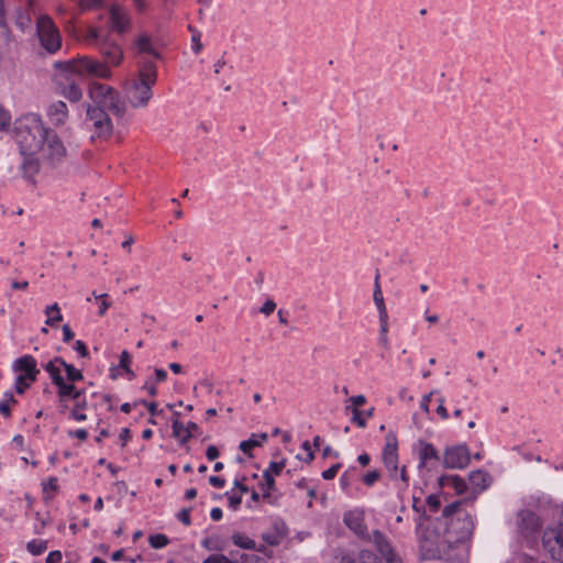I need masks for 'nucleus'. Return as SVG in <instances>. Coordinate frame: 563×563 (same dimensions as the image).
<instances>
[{
	"label": "nucleus",
	"mask_w": 563,
	"mask_h": 563,
	"mask_svg": "<svg viewBox=\"0 0 563 563\" xmlns=\"http://www.w3.org/2000/svg\"><path fill=\"white\" fill-rule=\"evenodd\" d=\"M232 542L241 548V549H247V550H255L256 549V542L251 539L250 537L235 532L232 534Z\"/></svg>",
	"instance_id": "32"
},
{
	"label": "nucleus",
	"mask_w": 563,
	"mask_h": 563,
	"mask_svg": "<svg viewBox=\"0 0 563 563\" xmlns=\"http://www.w3.org/2000/svg\"><path fill=\"white\" fill-rule=\"evenodd\" d=\"M260 488L263 493V497L267 498L271 493L275 489V478L263 474V481L260 483Z\"/></svg>",
	"instance_id": "38"
},
{
	"label": "nucleus",
	"mask_w": 563,
	"mask_h": 563,
	"mask_svg": "<svg viewBox=\"0 0 563 563\" xmlns=\"http://www.w3.org/2000/svg\"><path fill=\"white\" fill-rule=\"evenodd\" d=\"M519 520V529L527 536L539 532L542 527L541 518L531 510L520 511Z\"/></svg>",
	"instance_id": "17"
},
{
	"label": "nucleus",
	"mask_w": 563,
	"mask_h": 563,
	"mask_svg": "<svg viewBox=\"0 0 563 563\" xmlns=\"http://www.w3.org/2000/svg\"><path fill=\"white\" fill-rule=\"evenodd\" d=\"M43 486V499L51 501L54 499L58 490V481L56 477H51L47 482L42 484Z\"/></svg>",
	"instance_id": "31"
},
{
	"label": "nucleus",
	"mask_w": 563,
	"mask_h": 563,
	"mask_svg": "<svg viewBox=\"0 0 563 563\" xmlns=\"http://www.w3.org/2000/svg\"><path fill=\"white\" fill-rule=\"evenodd\" d=\"M45 324L55 327L57 323H59L63 320V314L60 312V308L57 303H53L51 306H47L45 309Z\"/></svg>",
	"instance_id": "30"
},
{
	"label": "nucleus",
	"mask_w": 563,
	"mask_h": 563,
	"mask_svg": "<svg viewBox=\"0 0 563 563\" xmlns=\"http://www.w3.org/2000/svg\"><path fill=\"white\" fill-rule=\"evenodd\" d=\"M336 563H379L377 556L368 550L360 552L358 556L355 558L353 554L341 551L336 555Z\"/></svg>",
	"instance_id": "22"
},
{
	"label": "nucleus",
	"mask_w": 563,
	"mask_h": 563,
	"mask_svg": "<svg viewBox=\"0 0 563 563\" xmlns=\"http://www.w3.org/2000/svg\"><path fill=\"white\" fill-rule=\"evenodd\" d=\"M441 488L452 487L457 494H462L466 488V483L457 475H442L438 478Z\"/></svg>",
	"instance_id": "28"
},
{
	"label": "nucleus",
	"mask_w": 563,
	"mask_h": 563,
	"mask_svg": "<svg viewBox=\"0 0 563 563\" xmlns=\"http://www.w3.org/2000/svg\"><path fill=\"white\" fill-rule=\"evenodd\" d=\"M79 3L84 9L97 8L102 4V0H79Z\"/></svg>",
	"instance_id": "64"
},
{
	"label": "nucleus",
	"mask_w": 563,
	"mask_h": 563,
	"mask_svg": "<svg viewBox=\"0 0 563 563\" xmlns=\"http://www.w3.org/2000/svg\"><path fill=\"white\" fill-rule=\"evenodd\" d=\"M35 128V115L32 113L22 115L14 121L13 125V137L19 145L20 153L24 156L23 168L24 178L34 183L35 176L29 173V169L33 168L35 134L33 132Z\"/></svg>",
	"instance_id": "3"
},
{
	"label": "nucleus",
	"mask_w": 563,
	"mask_h": 563,
	"mask_svg": "<svg viewBox=\"0 0 563 563\" xmlns=\"http://www.w3.org/2000/svg\"><path fill=\"white\" fill-rule=\"evenodd\" d=\"M380 478V473L376 470L369 471L363 475L362 482L367 486L372 487Z\"/></svg>",
	"instance_id": "42"
},
{
	"label": "nucleus",
	"mask_w": 563,
	"mask_h": 563,
	"mask_svg": "<svg viewBox=\"0 0 563 563\" xmlns=\"http://www.w3.org/2000/svg\"><path fill=\"white\" fill-rule=\"evenodd\" d=\"M46 114L52 124L62 125L67 121L68 109L64 101H56L48 106Z\"/></svg>",
	"instance_id": "21"
},
{
	"label": "nucleus",
	"mask_w": 563,
	"mask_h": 563,
	"mask_svg": "<svg viewBox=\"0 0 563 563\" xmlns=\"http://www.w3.org/2000/svg\"><path fill=\"white\" fill-rule=\"evenodd\" d=\"M203 563H234L223 554H211L203 560Z\"/></svg>",
	"instance_id": "48"
},
{
	"label": "nucleus",
	"mask_w": 563,
	"mask_h": 563,
	"mask_svg": "<svg viewBox=\"0 0 563 563\" xmlns=\"http://www.w3.org/2000/svg\"><path fill=\"white\" fill-rule=\"evenodd\" d=\"M220 455L219 450L214 445H209L206 451V456L209 461L218 459Z\"/></svg>",
	"instance_id": "61"
},
{
	"label": "nucleus",
	"mask_w": 563,
	"mask_h": 563,
	"mask_svg": "<svg viewBox=\"0 0 563 563\" xmlns=\"http://www.w3.org/2000/svg\"><path fill=\"white\" fill-rule=\"evenodd\" d=\"M243 481H245V476L239 478V477H235L234 482H233V488L235 489H239L241 495L243 494H246L249 492V488L247 486H245L243 484Z\"/></svg>",
	"instance_id": "58"
},
{
	"label": "nucleus",
	"mask_w": 563,
	"mask_h": 563,
	"mask_svg": "<svg viewBox=\"0 0 563 563\" xmlns=\"http://www.w3.org/2000/svg\"><path fill=\"white\" fill-rule=\"evenodd\" d=\"M148 542L153 549H163L169 543V540L166 534L156 533V534L150 536Z\"/></svg>",
	"instance_id": "39"
},
{
	"label": "nucleus",
	"mask_w": 563,
	"mask_h": 563,
	"mask_svg": "<svg viewBox=\"0 0 563 563\" xmlns=\"http://www.w3.org/2000/svg\"><path fill=\"white\" fill-rule=\"evenodd\" d=\"M88 96L93 102V108L106 109L117 117H122L125 112V104L121 100L119 91L109 85L98 81L90 82Z\"/></svg>",
	"instance_id": "5"
},
{
	"label": "nucleus",
	"mask_w": 563,
	"mask_h": 563,
	"mask_svg": "<svg viewBox=\"0 0 563 563\" xmlns=\"http://www.w3.org/2000/svg\"><path fill=\"white\" fill-rule=\"evenodd\" d=\"M426 501L431 511H437L441 504L439 495L435 494L428 496Z\"/></svg>",
	"instance_id": "51"
},
{
	"label": "nucleus",
	"mask_w": 563,
	"mask_h": 563,
	"mask_svg": "<svg viewBox=\"0 0 563 563\" xmlns=\"http://www.w3.org/2000/svg\"><path fill=\"white\" fill-rule=\"evenodd\" d=\"M37 153L40 154L37 162L42 161L44 164L55 165L65 157L66 148L54 131L44 129L43 142L37 148Z\"/></svg>",
	"instance_id": "9"
},
{
	"label": "nucleus",
	"mask_w": 563,
	"mask_h": 563,
	"mask_svg": "<svg viewBox=\"0 0 563 563\" xmlns=\"http://www.w3.org/2000/svg\"><path fill=\"white\" fill-rule=\"evenodd\" d=\"M340 467H341V464H339V463L332 465L331 467H329L328 470L322 472V474H321L322 478L325 481L333 479L336 476Z\"/></svg>",
	"instance_id": "49"
},
{
	"label": "nucleus",
	"mask_w": 563,
	"mask_h": 563,
	"mask_svg": "<svg viewBox=\"0 0 563 563\" xmlns=\"http://www.w3.org/2000/svg\"><path fill=\"white\" fill-rule=\"evenodd\" d=\"M443 463L449 468H464L470 463V452L466 445H456L445 450Z\"/></svg>",
	"instance_id": "13"
},
{
	"label": "nucleus",
	"mask_w": 563,
	"mask_h": 563,
	"mask_svg": "<svg viewBox=\"0 0 563 563\" xmlns=\"http://www.w3.org/2000/svg\"><path fill=\"white\" fill-rule=\"evenodd\" d=\"M96 299L99 300V314L104 316L111 302L109 301V296L107 294H100L96 296Z\"/></svg>",
	"instance_id": "44"
},
{
	"label": "nucleus",
	"mask_w": 563,
	"mask_h": 563,
	"mask_svg": "<svg viewBox=\"0 0 563 563\" xmlns=\"http://www.w3.org/2000/svg\"><path fill=\"white\" fill-rule=\"evenodd\" d=\"M37 42L48 55H54L62 48V34L46 14H37Z\"/></svg>",
	"instance_id": "7"
},
{
	"label": "nucleus",
	"mask_w": 563,
	"mask_h": 563,
	"mask_svg": "<svg viewBox=\"0 0 563 563\" xmlns=\"http://www.w3.org/2000/svg\"><path fill=\"white\" fill-rule=\"evenodd\" d=\"M351 477L349 471H345L340 477V486L341 489L349 496H352V492L350 489Z\"/></svg>",
	"instance_id": "46"
},
{
	"label": "nucleus",
	"mask_w": 563,
	"mask_h": 563,
	"mask_svg": "<svg viewBox=\"0 0 563 563\" xmlns=\"http://www.w3.org/2000/svg\"><path fill=\"white\" fill-rule=\"evenodd\" d=\"M200 37H201V34L199 32H194L192 33V36H191V48L194 51L195 54H198L200 53V51L202 49V44L200 42Z\"/></svg>",
	"instance_id": "54"
},
{
	"label": "nucleus",
	"mask_w": 563,
	"mask_h": 563,
	"mask_svg": "<svg viewBox=\"0 0 563 563\" xmlns=\"http://www.w3.org/2000/svg\"><path fill=\"white\" fill-rule=\"evenodd\" d=\"M542 543L554 562L563 563V507L558 512L556 523L543 531Z\"/></svg>",
	"instance_id": "8"
},
{
	"label": "nucleus",
	"mask_w": 563,
	"mask_h": 563,
	"mask_svg": "<svg viewBox=\"0 0 563 563\" xmlns=\"http://www.w3.org/2000/svg\"><path fill=\"white\" fill-rule=\"evenodd\" d=\"M379 319V343L383 347L388 349L389 339H388V317H382Z\"/></svg>",
	"instance_id": "37"
},
{
	"label": "nucleus",
	"mask_w": 563,
	"mask_h": 563,
	"mask_svg": "<svg viewBox=\"0 0 563 563\" xmlns=\"http://www.w3.org/2000/svg\"><path fill=\"white\" fill-rule=\"evenodd\" d=\"M350 402L353 405V408L358 409V407L366 402V398L363 395L352 396L350 398Z\"/></svg>",
	"instance_id": "62"
},
{
	"label": "nucleus",
	"mask_w": 563,
	"mask_h": 563,
	"mask_svg": "<svg viewBox=\"0 0 563 563\" xmlns=\"http://www.w3.org/2000/svg\"><path fill=\"white\" fill-rule=\"evenodd\" d=\"M372 541L386 563H402L401 559L394 551L390 542L379 531H374Z\"/></svg>",
	"instance_id": "15"
},
{
	"label": "nucleus",
	"mask_w": 563,
	"mask_h": 563,
	"mask_svg": "<svg viewBox=\"0 0 563 563\" xmlns=\"http://www.w3.org/2000/svg\"><path fill=\"white\" fill-rule=\"evenodd\" d=\"M12 371L16 374L15 390L23 394L35 382V358L32 355H24L15 360Z\"/></svg>",
	"instance_id": "10"
},
{
	"label": "nucleus",
	"mask_w": 563,
	"mask_h": 563,
	"mask_svg": "<svg viewBox=\"0 0 563 563\" xmlns=\"http://www.w3.org/2000/svg\"><path fill=\"white\" fill-rule=\"evenodd\" d=\"M286 466V461L282 459L280 461H272L269 462L268 466L264 470L263 474L268 476H272L275 478V476L280 475L283 470Z\"/></svg>",
	"instance_id": "36"
},
{
	"label": "nucleus",
	"mask_w": 563,
	"mask_h": 563,
	"mask_svg": "<svg viewBox=\"0 0 563 563\" xmlns=\"http://www.w3.org/2000/svg\"><path fill=\"white\" fill-rule=\"evenodd\" d=\"M343 521L357 536H364L366 527L364 523V514L360 509H353L344 514Z\"/></svg>",
	"instance_id": "19"
},
{
	"label": "nucleus",
	"mask_w": 563,
	"mask_h": 563,
	"mask_svg": "<svg viewBox=\"0 0 563 563\" xmlns=\"http://www.w3.org/2000/svg\"><path fill=\"white\" fill-rule=\"evenodd\" d=\"M276 309V302L273 299H267L264 305L260 308V312L265 316H269Z\"/></svg>",
	"instance_id": "52"
},
{
	"label": "nucleus",
	"mask_w": 563,
	"mask_h": 563,
	"mask_svg": "<svg viewBox=\"0 0 563 563\" xmlns=\"http://www.w3.org/2000/svg\"><path fill=\"white\" fill-rule=\"evenodd\" d=\"M418 454H419V461H420L419 466L420 467L427 465L431 461L439 460L438 451L435 450L433 444H431L429 442L421 441L419 443Z\"/></svg>",
	"instance_id": "26"
},
{
	"label": "nucleus",
	"mask_w": 563,
	"mask_h": 563,
	"mask_svg": "<svg viewBox=\"0 0 563 563\" xmlns=\"http://www.w3.org/2000/svg\"><path fill=\"white\" fill-rule=\"evenodd\" d=\"M54 66L63 71L79 76H90L100 79H110L112 77V70L107 64L88 56H80L65 62H55Z\"/></svg>",
	"instance_id": "4"
},
{
	"label": "nucleus",
	"mask_w": 563,
	"mask_h": 563,
	"mask_svg": "<svg viewBox=\"0 0 563 563\" xmlns=\"http://www.w3.org/2000/svg\"><path fill=\"white\" fill-rule=\"evenodd\" d=\"M382 460L388 473L397 472L399 462L398 441L396 435L393 433L386 435L385 445L382 452Z\"/></svg>",
	"instance_id": "14"
},
{
	"label": "nucleus",
	"mask_w": 563,
	"mask_h": 563,
	"mask_svg": "<svg viewBox=\"0 0 563 563\" xmlns=\"http://www.w3.org/2000/svg\"><path fill=\"white\" fill-rule=\"evenodd\" d=\"M107 111L102 108H93L91 104L87 106V119L91 122L93 135L97 137H108L112 133L113 124Z\"/></svg>",
	"instance_id": "11"
},
{
	"label": "nucleus",
	"mask_w": 563,
	"mask_h": 563,
	"mask_svg": "<svg viewBox=\"0 0 563 563\" xmlns=\"http://www.w3.org/2000/svg\"><path fill=\"white\" fill-rule=\"evenodd\" d=\"M267 440V433H252L247 440L240 443L239 448L244 454L252 456V450L262 446Z\"/></svg>",
	"instance_id": "25"
},
{
	"label": "nucleus",
	"mask_w": 563,
	"mask_h": 563,
	"mask_svg": "<svg viewBox=\"0 0 563 563\" xmlns=\"http://www.w3.org/2000/svg\"><path fill=\"white\" fill-rule=\"evenodd\" d=\"M374 303L378 311V318L388 317L387 308L384 301L383 291L379 285V275L377 274L375 277V287L373 294Z\"/></svg>",
	"instance_id": "29"
},
{
	"label": "nucleus",
	"mask_w": 563,
	"mask_h": 563,
	"mask_svg": "<svg viewBox=\"0 0 563 563\" xmlns=\"http://www.w3.org/2000/svg\"><path fill=\"white\" fill-rule=\"evenodd\" d=\"M177 519L184 523L185 526H189L191 523V518H190V510L189 509H181L178 514H177Z\"/></svg>",
	"instance_id": "56"
},
{
	"label": "nucleus",
	"mask_w": 563,
	"mask_h": 563,
	"mask_svg": "<svg viewBox=\"0 0 563 563\" xmlns=\"http://www.w3.org/2000/svg\"><path fill=\"white\" fill-rule=\"evenodd\" d=\"M11 123V114L10 112L0 106V131H4L9 128Z\"/></svg>",
	"instance_id": "45"
},
{
	"label": "nucleus",
	"mask_w": 563,
	"mask_h": 563,
	"mask_svg": "<svg viewBox=\"0 0 563 563\" xmlns=\"http://www.w3.org/2000/svg\"><path fill=\"white\" fill-rule=\"evenodd\" d=\"M157 81V67L152 59H142L139 64L137 76L126 88L130 106L135 109L146 108L153 97L152 88Z\"/></svg>",
	"instance_id": "2"
},
{
	"label": "nucleus",
	"mask_w": 563,
	"mask_h": 563,
	"mask_svg": "<svg viewBox=\"0 0 563 563\" xmlns=\"http://www.w3.org/2000/svg\"><path fill=\"white\" fill-rule=\"evenodd\" d=\"M15 402L12 394H5L4 398L0 401V413L3 417H8L10 415V406Z\"/></svg>",
	"instance_id": "40"
},
{
	"label": "nucleus",
	"mask_w": 563,
	"mask_h": 563,
	"mask_svg": "<svg viewBox=\"0 0 563 563\" xmlns=\"http://www.w3.org/2000/svg\"><path fill=\"white\" fill-rule=\"evenodd\" d=\"M492 477L490 475L482 470L473 471L470 474V484L471 486L477 490L483 492L490 486Z\"/></svg>",
	"instance_id": "24"
},
{
	"label": "nucleus",
	"mask_w": 563,
	"mask_h": 563,
	"mask_svg": "<svg viewBox=\"0 0 563 563\" xmlns=\"http://www.w3.org/2000/svg\"><path fill=\"white\" fill-rule=\"evenodd\" d=\"M209 483L216 488H222L225 485V479L223 477L213 475L209 477Z\"/></svg>",
	"instance_id": "60"
},
{
	"label": "nucleus",
	"mask_w": 563,
	"mask_h": 563,
	"mask_svg": "<svg viewBox=\"0 0 563 563\" xmlns=\"http://www.w3.org/2000/svg\"><path fill=\"white\" fill-rule=\"evenodd\" d=\"M507 563H534V560L525 553H514Z\"/></svg>",
	"instance_id": "47"
},
{
	"label": "nucleus",
	"mask_w": 563,
	"mask_h": 563,
	"mask_svg": "<svg viewBox=\"0 0 563 563\" xmlns=\"http://www.w3.org/2000/svg\"><path fill=\"white\" fill-rule=\"evenodd\" d=\"M243 563H267L264 558H261L256 554H244L242 555Z\"/></svg>",
	"instance_id": "55"
},
{
	"label": "nucleus",
	"mask_w": 563,
	"mask_h": 563,
	"mask_svg": "<svg viewBox=\"0 0 563 563\" xmlns=\"http://www.w3.org/2000/svg\"><path fill=\"white\" fill-rule=\"evenodd\" d=\"M53 384L57 387V396L63 407H73L70 417L76 421L87 419L84 409L87 406L86 390L77 388L76 382L82 380V373L74 365L67 364L62 358L56 357L49 361L45 366Z\"/></svg>",
	"instance_id": "1"
},
{
	"label": "nucleus",
	"mask_w": 563,
	"mask_h": 563,
	"mask_svg": "<svg viewBox=\"0 0 563 563\" xmlns=\"http://www.w3.org/2000/svg\"><path fill=\"white\" fill-rule=\"evenodd\" d=\"M109 23L110 29L118 34L129 32L132 26L130 13L120 4H112L110 7Z\"/></svg>",
	"instance_id": "12"
},
{
	"label": "nucleus",
	"mask_w": 563,
	"mask_h": 563,
	"mask_svg": "<svg viewBox=\"0 0 563 563\" xmlns=\"http://www.w3.org/2000/svg\"><path fill=\"white\" fill-rule=\"evenodd\" d=\"M461 501H454L443 509V517L450 519L446 522L449 529L456 532V541H464L468 539L475 529L473 516L460 509Z\"/></svg>",
	"instance_id": "6"
},
{
	"label": "nucleus",
	"mask_w": 563,
	"mask_h": 563,
	"mask_svg": "<svg viewBox=\"0 0 563 563\" xmlns=\"http://www.w3.org/2000/svg\"><path fill=\"white\" fill-rule=\"evenodd\" d=\"M134 48L139 54H147L154 59L161 58L157 41L147 32H142L135 37Z\"/></svg>",
	"instance_id": "16"
},
{
	"label": "nucleus",
	"mask_w": 563,
	"mask_h": 563,
	"mask_svg": "<svg viewBox=\"0 0 563 563\" xmlns=\"http://www.w3.org/2000/svg\"><path fill=\"white\" fill-rule=\"evenodd\" d=\"M62 559H63V555H62V553L59 551H52L47 555L46 562L47 563H60Z\"/></svg>",
	"instance_id": "63"
},
{
	"label": "nucleus",
	"mask_w": 563,
	"mask_h": 563,
	"mask_svg": "<svg viewBox=\"0 0 563 563\" xmlns=\"http://www.w3.org/2000/svg\"><path fill=\"white\" fill-rule=\"evenodd\" d=\"M301 449L305 452H308V457H303L301 454H298L297 459H299L300 461H303L305 463H311L313 461V459H314V452L312 450V445L310 444V442L309 441H305L301 444Z\"/></svg>",
	"instance_id": "43"
},
{
	"label": "nucleus",
	"mask_w": 563,
	"mask_h": 563,
	"mask_svg": "<svg viewBox=\"0 0 563 563\" xmlns=\"http://www.w3.org/2000/svg\"><path fill=\"white\" fill-rule=\"evenodd\" d=\"M142 389L145 390L150 396L155 397L158 393L156 383L152 379H146Z\"/></svg>",
	"instance_id": "50"
},
{
	"label": "nucleus",
	"mask_w": 563,
	"mask_h": 563,
	"mask_svg": "<svg viewBox=\"0 0 563 563\" xmlns=\"http://www.w3.org/2000/svg\"><path fill=\"white\" fill-rule=\"evenodd\" d=\"M31 19L29 15L19 14L16 18V25L24 31L26 27L30 26Z\"/></svg>",
	"instance_id": "57"
},
{
	"label": "nucleus",
	"mask_w": 563,
	"mask_h": 563,
	"mask_svg": "<svg viewBox=\"0 0 563 563\" xmlns=\"http://www.w3.org/2000/svg\"><path fill=\"white\" fill-rule=\"evenodd\" d=\"M225 497L228 498L229 500V507L232 508L233 510H236L241 503H242V495L241 494H235L234 493V488H232L230 492H227L225 493Z\"/></svg>",
	"instance_id": "41"
},
{
	"label": "nucleus",
	"mask_w": 563,
	"mask_h": 563,
	"mask_svg": "<svg viewBox=\"0 0 563 563\" xmlns=\"http://www.w3.org/2000/svg\"><path fill=\"white\" fill-rule=\"evenodd\" d=\"M388 475L389 478L394 482L398 494L407 490L410 479L405 465L401 467L397 466V472H389Z\"/></svg>",
	"instance_id": "27"
},
{
	"label": "nucleus",
	"mask_w": 563,
	"mask_h": 563,
	"mask_svg": "<svg viewBox=\"0 0 563 563\" xmlns=\"http://www.w3.org/2000/svg\"><path fill=\"white\" fill-rule=\"evenodd\" d=\"M263 540L269 545H278L282 537L276 533L266 532L263 533Z\"/></svg>",
	"instance_id": "53"
},
{
	"label": "nucleus",
	"mask_w": 563,
	"mask_h": 563,
	"mask_svg": "<svg viewBox=\"0 0 563 563\" xmlns=\"http://www.w3.org/2000/svg\"><path fill=\"white\" fill-rule=\"evenodd\" d=\"M172 429L174 437L183 444L198 431L199 427L196 422L189 421L187 424H184L181 421L176 419L172 423Z\"/></svg>",
	"instance_id": "20"
},
{
	"label": "nucleus",
	"mask_w": 563,
	"mask_h": 563,
	"mask_svg": "<svg viewBox=\"0 0 563 563\" xmlns=\"http://www.w3.org/2000/svg\"><path fill=\"white\" fill-rule=\"evenodd\" d=\"M420 549L427 559H434L440 556L442 552V541L437 538L432 540L430 537L420 539Z\"/></svg>",
	"instance_id": "23"
},
{
	"label": "nucleus",
	"mask_w": 563,
	"mask_h": 563,
	"mask_svg": "<svg viewBox=\"0 0 563 563\" xmlns=\"http://www.w3.org/2000/svg\"><path fill=\"white\" fill-rule=\"evenodd\" d=\"M99 51L104 58L103 63L110 68L119 66L123 59L122 48L115 43L103 42L100 45Z\"/></svg>",
	"instance_id": "18"
},
{
	"label": "nucleus",
	"mask_w": 563,
	"mask_h": 563,
	"mask_svg": "<svg viewBox=\"0 0 563 563\" xmlns=\"http://www.w3.org/2000/svg\"><path fill=\"white\" fill-rule=\"evenodd\" d=\"M374 413V408L368 409L367 411H361L360 409H352V421L356 423L360 428H365L366 418L372 417Z\"/></svg>",
	"instance_id": "35"
},
{
	"label": "nucleus",
	"mask_w": 563,
	"mask_h": 563,
	"mask_svg": "<svg viewBox=\"0 0 563 563\" xmlns=\"http://www.w3.org/2000/svg\"><path fill=\"white\" fill-rule=\"evenodd\" d=\"M132 357L128 351H122L119 360V367L125 372L129 380L135 378V373L131 369Z\"/></svg>",
	"instance_id": "34"
},
{
	"label": "nucleus",
	"mask_w": 563,
	"mask_h": 563,
	"mask_svg": "<svg viewBox=\"0 0 563 563\" xmlns=\"http://www.w3.org/2000/svg\"><path fill=\"white\" fill-rule=\"evenodd\" d=\"M62 95L71 102H77L82 97V91L79 85L70 82L63 88Z\"/></svg>",
	"instance_id": "33"
},
{
	"label": "nucleus",
	"mask_w": 563,
	"mask_h": 563,
	"mask_svg": "<svg viewBox=\"0 0 563 563\" xmlns=\"http://www.w3.org/2000/svg\"><path fill=\"white\" fill-rule=\"evenodd\" d=\"M12 448L18 451H23L24 449V437L21 434H16L12 439Z\"/></svg>",
	"instance_id": "59"
}]
</instances>
